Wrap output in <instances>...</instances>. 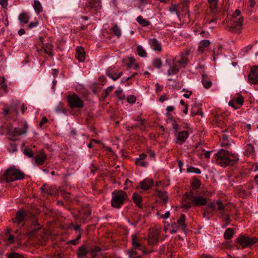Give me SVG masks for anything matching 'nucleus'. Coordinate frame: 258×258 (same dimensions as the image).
<instances>
[{"instance_id":"nucleus-1","label":"nucleus","mask_w":258,"mask_h":258,"mask_svg":"<svg viewBox=\"0 0 258 258\" xmlns=\"http://www.w3.org/2000/svg\"><path fill=\"white\" fill-rule=\"evenodd\" d=\"M189 60L183 53H181L180 58L169 57L166 58L165 63L169 66L167 71L168 76L174 75L178 73L180 69L185 68L188 63Z\"/></svg>"},{"instance_id":"nucleus-2","label":"nucleus","mask_w":258,"mask_h":258,"mask_svg":"<svg viewBox=\"0 0 258 258\" xmlns=\"http://www.w3.org/2000/svg\"><path fill=\"white\" fill-rule=\"evenodd\" d=\"M215 160L217 164L225 167L234 165L239 158L237 154L230 153L227 150L221 149L215 154Z\"/></svg>"},{"instance_id":"nucleus-3","label":"nucleus","mask_w":258,"mask_h":258,"mask_svg":"<svg viewBox=\"0 0 258 258\" xmlns=\"http://www.w3.org/2000/svg\"><path fill=\"white\" fill-rule=\"evenodd\" d=\"M25 177V175L22 171L17 169L15 166H13L5 171L2 177V180L8 183L22 180Z\"/></svg>"},{"instance_id":"nucleus-4","label":"nucleus","mask_w":258,"mask_h":258,"mask_svg":"<svg viewBox=\"0 0 258 258\" xmlns=\"http://www.w3.org/2000/svg\"><path fill=\"white\" fill-rule=\"evenodd\" d=\"M127 198V194L122 190H115L112 192L111 206L119 209Z\"/></svg>"},{"instance_id":"nucleus-5","label":"nucleus","mask_w":258,"mask_h":258,"mask_svg":"<svg viewBox=\"0 0 258 258\" xmlns=\"http://www.w3.org/2000/svg\"><path fill=\"white\" fill-rule=\"evenodd\" d=\"M236 242L239 244L242 248L250 247L256 243L258 238L256 237H250L247 235H240L236 238Z\"/></svg>"},{"instance_id":"nucleus-6","label":"nucleus","mask_w":258,"mask_h":258,"mask_svg":"<svg viewBox=\"0 0 258 258\" xmlns=\"http://www.w3.org/2000/svg\"><path fill=\"white\" fill-rule=\"evenodd\" d=\"M68 102L71 108H81L83 106V102L76 94L68 96Z\"/></svg>"},{"instance_id":"nucleus-7","label":"nucleus","mask_w":258,"mask_h":258,"mask_svg":"<svg viewBox=\"0 0 258 258\" xmlns=\"http://www.w3.org/2000/svg\"><path fill=\"white\" fill-rule=\"evenodd\" d=\"M248 81L252 84H258V66H253L248 75Z\"/></svg>"},{"instance_id":"nucleus-8","label":"nucleus","mask_w":258,"mask_h":258,"mask_svg":"<svg viewBox=\"0 0 258 258\" xmlns=\"http://www.w3.org/2000/svg\"><path fill=\"white\" fill-rule=\"evenodd\" d=\"M159 232L157 229L150 230L148 243L149 245H154L158 242Z\"/></svg>"},{"instance_id":"nucleus-9","label":"nucleus","mask_w":258,"mask_h":258,"mask_svg":"<svg viewBox=\"0 0 258 258\" xmlns=\"http://www.w3.org/2000/svg\"><path fill=\"white\" fill-rule=\"evenodd\" d=\"M178 10H179L180 16L187 17L188 19L190 18L189 11L188 9V2H184L178 4Z\"/></svg>"},{"instance_id":"nucleus-10","label":"nucleus","mask_w":258,"mask_h":258,"mask_svg":"<svg viewBox=\"0 0 258 258\" xmlns=\"http://www.w3.org/2000/svg\"><path fill=\"white\" fill-rule=\"evenodd\" d=\"M192 206L195 207H201L205 206L207 203V199L203 196H196L191 202Z\"/></svg>"},{"instance_id":"nucleus-11","label":"nucleus","mask_w":258,"mask_h":258,"mask_svg":"<svg viewBox=\"0 0 258 258\" xmlns=\"http://www.w3.org/2000/svg\"><path fill=\"white\" fill-rule=\"evenodd\" d=\"M26 217V214L23 209H20L16 213L15 217L12 219V221L14 223L20 224L24 221Z\"/></svg>"},{"instance_id":"nucleus-12","label":"nucleus","mask_w":258,"mask_h":258,"mask_svg":"<svg viewBox=\"0 0 258 258\" xmlns=\"http://www.w3.org/2000/svg\"><path fill=\"white\" fill-rule=\"evenodd\" d=\"M5 238L6 242L9 244L13 243L15 241L19 240L18 239V235L12 233L11 229H7L5 233Z\"/></svg>"},{"instance_id":"nucleus-13","label":"nucleus","mask_w":258,"mask_h":258,"mask_svg":"<svg viewBox=\"0 0 258 258\" xmlns=\"http://www.w3.org/2000/svg\"><path fill=\"white\" fill-rule=\"evenodd\" d=\"M85 7L97 10L101 8V2L99 0H87Z\"/></svg>"},{"instance_id":"nucleus-14","label":"nucleus","mask_w":258,"mask_h":258,"mask_svg":"<svg viewBox=\"0 0 258 258\" xmlns=\"http://www.w3.org/2000/svg\"><path fill=\"white\" fill-rule=\"evenodd\" d=\"M41 226L38 223L37 220H33L30 225L29 233L32 236L36 234V232L41 229Z\"/></svg>"},{"instance_id":"nucleus-15","label":"nucleus","mask_w":258,"mask_h":258,"mask_svg":"<svg viewBox=\"0 0 258 258\" xmlns=\"http://www.w3.org/2000/svg\"><path fill=\"white\" fill-rule=\"evenodd\" d=\"M26 133L25 130H23L20 128H9L8 134L12 137H15L17 136L25 134Z\"/></svg>"},{"instance_id":"nucleus-16","label":"nucleus","mask_w":258,"mask_h":258,"mask_svg":"<svg viewBox=\"0 0 258 258\" xmlns=\"http://www.w3.org/2000/svg\"><path fill=\"white\" fill-rule=\"evenodd\" d=\"M40 189L42 192L46 194L51 196H55L57 192L56 189H55L54 187L53 188L51 186H49L46 184L42 185Z\"/></svg>"},{"instance_id":"nucleus-17","label":"nucleus","mask_w":258,"mask_h":258,"mask_svg":"<svg viewBox=\"0 0 258 258\" xmlns=\"http://www.w3.org/2000/svg\"><path fill=\"white\" fill-rule=\"evenodd\" d=\"M153 184V180L151 179H145L140 183V187L144 190L150 189Z\"/></svg>"},{"instance_id":"nucleus-18","label":"nucleus","mask_w":258,"mask_h":258,"mask_svg":"<svg viewBox=\"0 0 258 258\" xmlns=\"http://www.w3.org/2000/svg\"><path fill=\"white\" fill-rule=\"evenodd\" d=\"M89 250L87 249V246L84 244L80 246L77 250V255L78 258H82L86 256L89 252Z\"/></svg>"},{"instance_id":"nucleus-19","label":"nucleus","mask_w":258,"mask_h":258,"mask_svg":"<svg viewBox=\"0 0 258 258\" xmlns=\"http://www.w3.org/2000/svg\"><path fill=\"white\" fill-rule=\"evenodd\" d=\"M76 57L80 62H83L85 60V52L82 47L78 46L76 48Z\"/></svg>"},{"instance_id":"nucleus-20","label":"nucleus","mask_w":258,"mask_h":258,"mask_svg":"<svg viewBox=\"0 0 258 258\" xmlns=\"http://www.w3.org/2000/svg\"><path fill=\"white\" fill-rule=\"evenodd\" d=\"M189 134L187 131H181L178 133L176 143L179 144L183 143L188 137Z\"/></svg>"},{"instance_id":"nucleus-21","label":"nucleus","mask_w":258,"mask_h":258,"mask_svg":"<svg viewBox=\"0 0 258 258\" xmlns=\"http://www.w3.org/2000/svg\"><path fill=\"white\" fill-rule=\"evenodd\" d=\"M46 158V154H44L43 152H41L35 156V163L38 165H42L44 163Z\"/></svg>"},{"instance_id":"nucleus-22","label":"nucleus","mask_w":258,"mask_h":258,"mask_svg":"<svg viewBox=\"0 0 258 258\" xmlns=\"http://www.w3.org/2000/svg\"><path fill=\"white\" fill-rule=\"evenodd\" d=\"M132 248L137 249H142V245L140 243V238L138 237L136 234H133L132 235Z\"/></svg>"},{"instance_id":"nucleus-23","label":"nucleus","mask_w":258,"mask_h":258,"mask_svg":"<svg viewBox=\"0 0 258 258\" xmlns=\"http://www.w3.org/2000/svg\"><path fill=\"white\" fill-rule=\"evenodd\" d=\"M218 1L219 0H208L209 8L213 15H215L217 13Z\"/></svg>"},{"instance_id":"nucleus-24","label":"nucleus","mask_w":258,"mask_h":258,"mask_svg":"<svg viewBox=\"0 0 258 258\" xmlns=\"http://www.w3.org/2000/svg\"><path fill=\"white\" fill-rule=\"evenodd\" d=\"M202 83L204 87L207 89L210 88L212 85V83L208 76L205 74L202 75Z\"/></svg>"},{"instance_id":"nucleus-25","label":"nucleus","mask_w":258,"mask_h":258,"mask_svg":"<svg viewBox=\"0 0 258 258\" xmlns=\"http://www.w3.org/2000/svg\"><path fill=\"white\" fill-rule=\"evenodd\" d=\"M150 44L154 50L158 51L162 50L161 45L156 38L151 39L150 40Z\"/></svg>"},{"instance_id":"nucleus-26","label":"nucleus","mask_w":258,"mask_h":258,"mask_svg":"<svg viewBox=\"0 0 258 258\" xmlns=\"http://www.w3.org/2000/svg\"><path fill=\"white\" fill-rule=\"evenodd\" d=\"M133 200L134 202L139 208H142L141 204L142 202V198L140 195H139L138 193H134L133 195Z\"/></svg>"},{"instance_id":"nucleus-27","label":"nucleus","mask_w":258,"mask_h":258,"mask_svg":"<svg viewBox=\"0 0 258 258\" xmlns=\"http://www.w3.org/2000/svg\"><path fill=\"white\" fill-rule=\"evenodd\" d=\"M210 43H211V42L209 40L205 39V40H202L200 42L199 46L198 47V51L203 53L204 52L203 48L208 47L210 45Z\"/></svg>"},{"instance_id":"nucleus-28","label":"nucleus","mask_w":258,"mask_h":258,"mask_svg":"<svg viewBox=\"0 0 258 258\" xmlns=\"http://www.w3.org/2000/svg\"><path fill=\"white\" fill-rule=\"evenodd\" d=\"M168 10L171 13H175L177 17L180 18V13L179 10H178V5H176L172 3L171 6L169 7Z\"/></svg>"},{"instance_id":"nucleus-29","label":"nucleus","mask_w":258,"mask_h":258,"mask_svg":"<svg viewBox=\"0 0 258 258\" xmlns=\"http://www.w3.org/2000/svg\"><path fill=\"white\" fill-rule=\"evenodd\" d=\"M18 19L20 23L27 24L29 22V16L27 13L23 12L19 15Z\"/></svg>"},{"instance_id":"nucleus-30","label":"nucleus","mask_w":258,"mask_h":258,"mask_svg":"<svg viewBox=\"0 0 258 258\" xmlns=\"http://www.w3.org/2000/svg\"><path fill=\"white\" fill-rule=\"evenodd\" d=\"M138 23L143 27H147L151 24L150 22L143 18L142 16H139L137 18Z\"/></svg>"},{"instance_id":"nucleus-31","label":"nucleus","mask_w":258,"mask_h":258,"mask_svg":"<svg viewBox=\"0 0 258 258\" xmlns=\"http://www.w3.org/2000/svg\"><path fill=\"white\" fill-rule=\"evenodd\" d=\"M185 216L184 214H182L180 215L179 219L177 220V224L179 226H181L182 229L184 230L186 227V224L185 223Z\"/></svg>"},{"instance_id":"nucleus-32","label":"nucleus","mask_w":258,"mask_h":258,"mask_svg":"<svg viewBox=\"0 0 258 258\" xmlns=\"http://www.w3.org/2000/svg\"><path fill=\"white\" fill-rule=\"evenodd\" d=\"M33 8L37 14L42 12V7L40 2L38 0L34 1Z\"/></svg>"},{"instance_id":"nucleus-33","label":"nucleus","mask_w":258,"mask_h":258,"mask_svg":"<svg viewBox=\"0 0 258 258\" xmlns=\"http://www.w3.org/2000/svg\"><path fill=\"white\" fill-rule=\"evenodd\" d=\"M112 30L114 35L116 36L118 38H119L121 35V31L119 26L116 24H114Z\"/></svg>"},{"instance_id":"nucleus-34","label":"nucleus","mask_w":258,"mask_h":258,"mask_svg":"<svg viewBox=\"0 0 258 258\" xmlns=\"http://www.w3.org/2000/svg\"><path fill=\"white\" fill-rule=\"evenodd\" d=\"M106 74L107 76L111 78L113 80L115 81L122 76V72H121L118 74L114 73L111 74L109 72L108 70H107Z\"/></svg>"},{"instance_id":"nucleus-35","label":"nucleus","mask_w":258,"mask_h":258,"mask_svg":"<svg viewBox=\"0 0 258 258\" xmlns=\"http://www.w3.org/2000/svg\"><path fill=\"white\" fill-rule=\"evenodd\" d=\"M201 180L196 177L192 178V181L191 182V186L193 189H199L201 185Z\"/></svg>"},{"instance_id":"nucleus-36","label":"nucleus","mask_w":258,"mask_h":258,"mask_svg":"<svg viewBox=\"0 0 258 258\" xmlns=\"http://www.w3.org/2000/svg\"><path fill=\"white\" fill-rule=\"evenodd\" d=\"M234 234V231L232 228H229L226 230L224 237L225 239L228 240L231 239Z\"/></svg>"},{"instance_id":"nucleus-37","label":"nucleus","mask_w":258,"mask_h":258,"mask_svg":"<svg viewBox=\"0 0 258 258\" xmlns=\"http://www.w3.org/2000/svg\"><path fill=\"white\" fill-rule=\"evenodd\" d=\"M130 258H141V256L138 254L136 249L132 248L127 252Z\"/></svg>"},{"instance_id":"nucleus-38","label":"nucleus","mask_w":258,"mask_h":258,"mask_svg":"<svg viewBox=\"0 0 258 258\" xmlns=\"http://www.w3.org/2000/svg\"><path fill=\"white\" fill-rule=\"evenodd\" d=\"M52 48V45L48 43L45 45H43L42 47L45 53L49 56L52 55V53L51 52Z\"/></svg>"},{"instance_id":"nucleus-39","label":"nucleus","mask_w":258,"mask_h":258,"mask_svg":"<svg viewBox=\"0 0 258 258\" xmlns=\"http://www.w3.org/2000/svg\"><path fill=\"white\" fill-rule=\"evenodd\" d=\"M243 22V18L242 17H241L238 18L236 21L234 22L232 26L231 27V29H235L236 27L241 26L242 25Z\"/></svg>"},{"instance_id":"nucleus-40","label":"nucleus","mask_w":258,"mask_h":258,"mask_svg":"<svg viewBox=\"0 0 258 258\" xmlns=\"http://www.w3.org/2000/svg\"><path fill=\"white\" fill-rule=\"evenodd\" d=\"M7 256L8 258H25L23 255L15 252L7 253Z\"/></svg>"},{"instance_id":"nucleus-41","label":"nucleus","mask_w":258,"mask_h":258,"mask_svg":"<svg viewBox=\"0 0 258 258\" xmlns=\"http://www.w3.org/2000/svg\"><path fill=\"white\" fill-rule=\"evenodd\" d=\"M137 50L139 56L143 57L147 56V54L146 51L143 49V48L141 46L139 45L137 47Z\"/></svg>"},{"instance_id":"nucleus-42","label":"nucleus","mask_w":258,"mask_h":258,"mask_svg":"<svg viewBox=\"0 0 258 258\" xmlns=\"http://www.w3.org/2000/svg\"><path fill=\"white\" fill-rule=\"evenodd\" d=\"M153 66L156 69H160L162 66V62L160 58H156L153 62Z\"/></svg>"},{"instance_id":"nucleus-43","label":"nucleus","mask_w":258,"mask_h":258,"mask_svg":"<svg viewBox=\"0 0 258 258\" xmlns=\"http://www.w3.org/2000/svg\"><path fill=\"white\" fill-rule=\"evenodd\" d=\"M24 154L29 158H32L34 156V153L32 150L28 148H26L24 150Z\"/></svg>"},{"instance_id":"nucleus-44","label":"nucleus","mask_w":258,"mask_h":258,"mask_svg":"<svg viewBox=\"0 0 258 258\" xmlns=\"http://www.w3.org/2000/svg\"><path fill=\"white\" fill-rule=\"evenodd\" d=\"M187 172H193L197 174H200L201 173V171L200 169L195 168L192 166H190L187 168Z\"/></svg>"},{"instance_id":"nucleus-45","label":"nucleus","mask_w":258,"mask_h":258,"mask_svg":"<svg viewBox=\"0 0 258 258\" xmlns=\"http://www.w3.org/2000/svg\"><path fill=\"white\" fill-rule=\"evenodd\" d=\"M135 164L137 166L141 167H146L147 165V163L143 160L136 159L135 161Z\"/></svg>"},{"instance_id":"nucleus-46","label":"nucleus","mask_w":258,"mask_h":258,"mask_svg":"<svg viewBox=\"0 0 258 258\" xmlns=\"http://www.w3.org/2000/svg\"><path fill=\"white\" fill-rule=\"evenodd\" d=\"M254 151V148L251 144H247L245 152L247 154L253 153Z\"/></svg>"},{"instance_id":"nucleus-47","label":"nucleus","mask_w":258,"mask_h":258,"mask_svg":"<svg viewBox=\"0 0 258 258\" xmlns=\"http://www.w3.org/2000/svg\"><path fill=\"white\" fill-rule=\"evenodd\" d=\"M233 101H235V103L241 106L243 104V97L242 95H239L237 98L233 100Z\"/></svg>"},{"instance_id":"nucleus-48","label":"nucleus","mask_w":258,"mask_h":258,"mask_svg":"<svg viewBox=\"0 0 258 258\" xmlns=\"http://www.w3.org/2000/svg\"><path fill=\"white\" fill-rule=\"evenodd\" d=\"M8 150L10 152L13 153L17 151V146L15 143H11L10 147L8 148Z\"/></svg>"},{"instance_id":"nucleus-49","label":"nucleus","mask_w":258,"mask_h":258,"mask_svg":"<svg viewBox=\"0 0 258 258\" xmlns=\"http://www.w3.org/2000/svg\"><path fill=\"white\" fill-rule=\"evenodd\" d=\"M216 205H217V209L218 210L221 211L223 210L225 207L223 205L222 202L220 200H218L216 201Z\"/></svg>"},{"instance_id":"nucleus-50","label":"nucleus","mask_w":258,"mask_h":258,"mask_svg":"<svg viewBox=\"0 0 258 258\" xmlns=\"http://www.w3.org/2000/svg\"><path fill=\"white\" fill-rule=\"evenodd\" d=\"M184 196H186L187 199L190 200L191 202L194 200V198L196 197L194 195V192L191 190L188 192L185 193Z\"/></svg>"},{"instance_id":"nucleus-51","label":"nucleus","mask_w":258,"mask_h":258,"mask_svg":"<svg viewBox=\"0 0 258 258\" xmlns=\"http://www.w3.org/2000/svg\"><path fill=\"white\" fill-rule=\"evenodd\" d=\"M181 91L182 92H185V93L184 94L183 96L184 97L186 98H189L192 93L191 91H189L186 89H183Z\"/></svg>"},{"instance_id":"nucleus-52","label":"nucleus","mask_w":258,"mask_h":258,"mask_svg":"<svg viewBox=\"0 0 258 258\" xmlns=\"http://www.w3.org/2000/svg\"><path fill=\"white\" fill-rule=\"evenodd\" d=\"M115 94L116 96L120 99V100H123L124 99V95L122 93V91L121 90H117L115 92Z\"/></svg>"},{"instance_id":"nucleus-53","label":"nucleus","mask_w":258,"mask_h":258,"mask_svg":"<svg viewBox=\"0 0 258 258\" xmlns=\"http://www.w3.org/2000/svg\"><path fill=\"white\" fill-rule=\"evenodd\" d=\"M136 97L134 95H130L127 97V101L129 103L134 104L136 102Z\"/></svg>"},{"instance_id":"nucleus-54","label":"nucleus","mask_w":258,"mask_h":258,"mask_svg":"<svg viewBox=\"0 0 258 258\" xmlns=\"http://www.w3.org/2000/svg\"><path fill=\"white\" fill-rule=\"evenodd\" d=\"M83 213L86 216L88 217L91 215V211L89 208L87 207H84L83 209Z\"/></svg>"},{"instance_id":"nucleus-55","label":"nucleus","mask_w":258,"mask_h":258,"mask_svg":"<svg viewBox=\"0 0 258 258\" xmlns=\"http://www.w3.org/2000/svg\"><path fill=\"white\" fill-rule=\"evenodd\" d=\"M208 208L211 209L212 211H215L216 209L215 203L214 202H210L207 203Z\"/></svg>"},{"instance_id":"nucleus-56","label":"nucleus","mask_w":258,"mask_h":258,"mask_svg":"<svg viewBox=\"0 0 258 258\" xmlns=\"http://www.w3.org/2000/svg\"><path fill=\"white\" fill-rule=\"evenodd\" d=\"M60 192L65 199L69 200L70 199V194L69 192H67L66 191H64L63 190H60Z\"/></svg>"},{"instance_id":"nucleus-57","label":"nucleus","mask_w":258,"mask_h":258,"mask_svg":"<svg viewBox=\"0 0 258 258\" xmlns=\"http://www.w3.org/2000/svg\"><path fill=\"white\" fill-rule=\"evenodd\" d=\"M192 205V204L191 203V201H190L188 202L187 203L182 205V208H185V209L188 210L191 208Z\"/></svg>"},{"instance_id":"nucleus-58","label":"nucleus","mask_w":258,"mask_h":258,"mask_svg":"<svg viewBox=\"0 0 258 258\" xmlns=\"http://www.w3.org/2000/svg\"><path fill=\"white\" fill-rule=\"evenodd\" d=\"M47 121H48L47 118L45 116L43 117L41 119V121L39 123V126L40 127H42Z\"/></svg>"},{"instance_id":"nucleus-59","label":"nucleus","mask_w":258,"mask_h":258,"mask_svg":"<svg viewBox=\"0 0 258 258\" xmlns=\"http://www.w3.org/2000/svg\"><path fill=\"white\" fill-rule=\"evenodd\" d=\"M197 106H196L192 108V109L190 111V114L191 116H194L195 115H197Z\"/></svg>"},{"instance_id":"nucleus-60","label":"nucleus","mask_w":258,"mask_h":258,"mask_svg":"<svg viewBox=\"0 0 258 258\" xmlns=\"http://www.w3.org/2000/svg\"><path fill=\"white\" fill-rule=\"evenodd\" d=\"M0 4L4 8H6L8 6L7 0H0Z\"/></svg>"},{"instance_id":"nucleus-61","label":"nucleus","mask_w":258,"mask_h":258,"mask_svg":"<svg viewBox=\"0 0 258 258\" xmlns=\"http://www.w3.org/2000/svg\"><path fill=\"white\" fill-rule=\"evenodd\" d=\"M252 45H249L247 46L246 47H244L242 49V51L245 53H247L248 51V50H251L252 49Z\"/></svg>"},{"instance_id":"nucleus-62","label":"nucleus","mask_w":258,"mask_h":258,"mask_svg":"<svg viewBox=\"0 0 258 258\" xmlns=\"http://www.w3.org/2000/svg\"><path fill=\"white\" fill-rule=\"evenodd\" d=\"M113 86H109V87H108L105 90V92H106V96H108L109 94V93L112 92V91L113 90Z\"/></svg>"},{"instance_id":"nucleus-63","label":"nucleus","mask_w":258,"mask_h":258,"mask_svg":"<svg viewBox=\"0 0 258 258\" xmlns=\"http://www.w3.org/2000/svg\"><path fill=\"white\" fill-rule=\"evenodd\" d=\"M38 24V23L37 22H31L29 25H28V28H32L33 27H35L36 26H37Z\"/></svg>"},{"instance_id":"nucleus-64","label":"nucleus","mask_w":258,"mask_h":258,"mask_svg":"<svg viewBox=\"0 0 258 258\" xmlns=\"http://www.w3.org/2000/svg\"><path fill=\"white\" fill-rule=\"evenodd\" d=\"M211 213V211L208 209L207 208H205L204 209V212L202 213L203 216L204 217H205L206 216V214H209Z\"/></svg>"}]
</instances>
